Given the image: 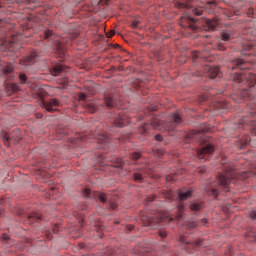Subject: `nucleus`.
Returning <instances> with one entry per match:
<instances>
[{
    "instance_id": "34",
    "label": "nucleus",
    "mask_w": 256,
    "mask_h": 256,
    "mask_svg": "<svg viewBox=\"0 0 256 256\" xmlns=\"http://www.w3.org/2000/svg\"><path fill=\"white\" fill-rule=\"evenodd\" d=\"M13 137H15V135L11 136V134H7V133L2 135V139L5 143V145H9V141H10V139H13Z\"/></svg>"
},
{
    "instance_id": "43",
    "label": "nucleus",
    "mask_w": 256,
    "mask_h": 256,
    "mask_svg": "<svg viewBox=\"0 0 256 256\" xmlns=\"http://www.w3.org/2000/svg\"><path fill=\"white\" fill-rule=\"evenodd\" d=\"M197 172L200 173V175H205L207 173V168L205 166H202L197 169Z\"/></svg>"
},
{
    "instance_id": "32",
    "label": "nucleus",
    "mask_w": 256,
    "mask_h": 256,
    "mask_svg": "<svg viewBox=\"0 0 256 256\" xmlns=\"http://www.w3.org/2000/svg\"><path fill=\"white\" fill-rule=\"evenodd\" d=\"M8 91H11V93H17L19 91V85L18 84H10L7 85Z\"/></svg>"
},
{
    "instance_id": "51",
    "label": "nucleus",
    "mask_w": 256,
    "mask_h": 256,
    "mask_svg": "<svg viewBox=\"0 0 256 256\" xmlns=\"http://www.w3.org/2000/svg\"><path fill=\"white\" fill-rule=\"evenodd\" d=\"M1 239H3V241H9V235L8 234H3L1 236Z\"/></svg>"
},
{
    "instance_id": "23",
    "label": "nucleus",
    "mask_w": 256,
    "mask_h": 256,
    "mask_svg": "<svg viewBox=\"0 0 256 256\" xmlns=\"http://www.w3.org/2000/svg\"><path fill=\"white\" fill-rule=\"evenodd\" d=\"M64 71H67V67H65L63 64H57L51 70V74L54 77H57V76L61 75V73H64Z\"/></svg>"
},
{
    "instance_id": "5",
    "label": "nucleus",
    "mask_w": 256,
    "mask_h": 256,
    "mask_svg": "<svg viewBox=\"0 0 256 256\" xmlns=\"http://www.w3.org/2000/svg\"><path fill=\"white\" fill-rule=\"evenodd\" d=\"M179 243H181L185 251H191V249H197V247H201V240H196L195 242H191L187 240V237L185 235L179 237Z\"/></svg>"
},
{
    "instance_id": "17",
    "label": "nucleus",
    "mask_w": 256,
    "mask_h": 256,
    "mask_svg": "<svg viewBox=\"0 0 256 256\" xmlns=\"http://www.w3.org/2000/svg\"><path fill=\"white\" fill-rule=\"evenodd\" d=\"M52 47L60 57H65V44L59 41V38L52 42Z\"/></svg>"
},
{
    "instance_id": "55",
    "label": "nucleus",
    "mask_w": 256,
    "mask_h": 256,
    "mask_svg": "<svg viewBox=\"0 0 256 256\" xmlns=\"http://www.w3.org/2000/svg\"><path fill=\"white\" fill-rule=\"evenodd\" d=\"M79 209H80V211H85V209H87V204L80 206Z\"/></svg>"
},
{
    "instance_id": "48",
    "label": "nucleus",
    "mask_w": 256,
    "mask_h": 256,
    "mask_svg": "<svg viewBox=\"0 0 256 256\" xmlns=\"http://www.w3.org/2000/svg\"><path fill=\"white\" fill-rule=\"evenodd\" d=\"M249 217H250V219L255 220L256 219V211H251L249 213Z\"/></svg>"
},
{
    "instance_id": "31",
    "label": "nucleus",
    "mask_w": 256,
    "mask_h": 256,
    "mask_svg": "<svg viewBox=\"0 0 256 256\" xmlns=\"http://www.w3.org/2000/svg\"><path fill=\"white\" fill-rule=\"evenodd\" d=\"M203 11H205V9L202 6H198V7L192 9V13L194 15H197L198 17L203 15Z\"/></svg>"
},
{
    "instance_id": "53",
    "label": "nucleus",
    "mask_w": 256,
    "mask_h": 256,
    "mask_svg": "<svg viewBox=\"0 0 256 256\" xmlns=\"http://www.w3.org/2000/svg\"><path fill=\"white\" fill-rule=\"evenodd\" d=\"M113 35H115V30H111L107 37H113Z\"/></svg>"
},
{
    "instance_id": "24",
    "label": "nucleus",
    "mask_w": 256,
    "mask_h": 256,
    "mask_svg": "<svg viewBox=\"0 0 256 256\" xmlns=\"http://www.w3.org/2000/svg\"><path fill=\"white\" fill-rule=\"evenodd\" d=\"M220 37L222 41H231V39H233V30H222L220 33Z\"/></svg>"
},
{
    "instance_id": "42",
    "label": "nucleus",
    "mask_w": 256,
    "mask_h": 256,
    "mask_svg": "<svg viewBox=\"0 0 256 256\" xmlns=\"http://www.w3.org/2000/svg\"><path fill=\"white\" fill-rule=\"evenodd\" d=\"M153 201H155V195L147 196L145 198V202H146L147 205H149V203H153Z\"/></svg>"
},
{
    "instance_id": "3",
    "label": "nucleus",
    "mask_w": 256,
    "mask_h": 256,
    "mask_svg": "<svg viewBox=\"0 0 256 256\" xmlns=\"http://www.w3.org/2000/svg\"><path fill=\"white\" fill-rule=\"evenodd\" d=\"M183 123V119L179 113L175 112L168 116L167 121H162L161 118L155 117L151 120L152 129H158L159 131H175L179 125Z\"/></svg>"
},
{
    "instance_id": "35",
    "label": "nucleus",
    "mask_w": 256,
    "mask_h": 256,
    "mask_svg": "<svg viewBox=\"0 0 256 256\" xmlns=\"http://www.w3.org/2000/svg\"><path fill=\"white\" fill-rule=\"evenodd\" d=\"M249 177H253V172H241L240 173V179H249Z\"/></svg>"
},
{
    "instance_id": "1",
    "label": "nucleus",
    "mask_w": 256,
    "mask_h": 256,
    "mask_svg": "<svg viewBox=\"0 0 256 256\" xmlns=\"http://www.w3.org/2000/svg\"><path fill=\"white\" fill-rule=\"evenodd\" d=\"M224 171H226L225 174H220L210 188L211 195H214V197L219 195V191L229 192L233 180L237 177V172H235V166L233 164H225Z\"/></svg>"
},
{
    "instance_id": "44",
    "label": "nucleus",
    "mask_w": 256,
    "mask_h": 256,
    "mask_svg": "<svg viewBox=\"0 0 256 256\" xmlns=\"http://www.w3.org/2000/svg\"><path fill=\"white\" fill-rule=\"evenodd\" d=\"M83 197H91V190L86 188L84 191H83Z\"/></svg>"
},
{
    "instance_id": "33",
    "label": "nucleus",
    "mask_w": 256,
    "mask_h": 256,
    "mask_svg": "<svg viewBox=\"0 0 256 256\" xmlns=\"http://www.w3.org/2000/svg\"><path fill=\"white\" fill-rule=\"evenodd\" d=\"M44 39H50L51 41H53V39H55V36L53 35V32L51 30H46L44 32Z\"/></svg>"
},
{
    "instance_id": "41",
    "label": "nucleus",
    "mask_w": 256,
    "mask_h": 256,
    "mask_svg": "<svg viewBox=\"0 0 256 256\" xmlns=\"http://www.w3.org/2000/svg\"><path fill=\"white\" fill-rule=\"evenodd\" d=\"M19 79L22 85H25V83H27V76L25 74H20Z\"/></svg>"
},
{
    "instance_id": "14",
    "label": "nucleus",
    "mask_w": 256,
    "mask_h": 256,
    "mask_svg": "<svg viewBox=\"0 0 256 256\" xmlns=\"http://www.w3.org/2000/svg\"><path fill=\"white\" fill-rule=\"evenodd\" d=\"M149 175V169L147 168H140L137 170V172L133 173V179L134 181H137V183H143V179Z\"/></svg>"
},
{
    "instance_id": "10",
    "label": "nucleus",
    "mask_w": 256,
    "mask_h": 256,
    "mask_svg": "<svg viewBox=\"0 0 256 256\" xmlns=\"http://www.w3.org/2000/svg\"><path fill=\"white\" fill-rule=\"evenodd\" d=\"M197 20L191 16H183L181 18V26L183 28L188 27L192 31H197V25L195 24Z\"/></svg>"
},
{
    "instance_id": "12",
    "label": "nucleus",
    "mask_w": 256,
    "mask_h": 256,
    "mask_svg": "<svg viewBox=\"0 0 256 256\" xmlns=\"http://www.w3.org/2000/svg\"><path fill=\"white\" fill-rule=\"evenodd\" d=\"M192 59L194 63H199V61H206L207 63H211L212 59L209 54H205L199 51L192 52Z\"/></svg>"
},
{
    "instance_id": "52",
    "label": "nucleus",
    "mask_w": 256,
    "mask_h": 256,
    "mask_svg": "<svg viewBox=\"0 0 256 256\" xmlns=\"http://www.w3.org/2000/svg\"><path fill=\"white\" fill-rule=\"evenodd\" d=\"M200 225H207V219H206V218H203V219L200 221Z\"/></svg>"
},
{
    "instance_id": "25",
    "label": "nucleus",
    "mask_w": 256,
    "mask_h": 256,
    "mask_svg": "<svg viewBox=\"0 0 256 256\" xmlns=\"http://www.w3.org/2000/svg\"><path fill=\"white\" fill-rule=\"evenodd\" d=\"M174 4L178 9H189L191 7L190 0H175Z\"/></svg>"
},
{
    "instance_id": "56",
    "label": "nucleus",
    "mask_w": 256,
    "mask_h": 256,
    "mask_svg": "<svg viewBox=\"0 0 256 256\" xmlns=\"http://www.w3.org/2000/svg\"><path fill=\"white\" fill-rule=\"evenodd\" d=\"M80 99H81V101H85V99H86L85 94H81V95H80Z\"/></svg>"
},
{
    "instance_id": "38",
    "label": "nucleus",
    "mask_w": 256,
    "mask_h": 256,
    "mask_svg": "<svg viewBox=\"0 0 256 256\" xmlns=\"http://www.w3.org/2000/svg\"><path fill=\"white\" fill-rule=\"evenodd\" d=\"M215 109H217V110H219V109L225 110V109H229V106H227V104H225V103L219 102V103L215 106Z\"/></svg>"
},
{
    "instance_id": "36",
    "label": "nucleus",
    "mask_w": 256,
    "mask_h": 256,
    "mask_svg": "<svg viewBox=\"0 0 256 256\" xmlns=\"http://www.w3.org/2000/svg\"><path fill=\"white\" fill-rule=\"evenodd\" d=\"M104 256H116L117 251L112 250L111 248H108L107 250H104Z\"/></svg>"
},
{
    "instance_id": "50",
    "label": "nucleus",
    "mask_w": 256,
    "mask_h": 256,
    "mask_svg": "<svg viewBox=\"0 0 256 256\" xmlns=\"http://www.w3.org/2000/svg\"><path fill=\"white\" fill-rule=\"evenodd\" d=\"M156 141H163V136L157 134L156 136H154Z\"/></svg>"
},
{
    "instance_id": "6",
    "label": "nucleus",
    "mask_w": 256,
    "mask_h": 256,
    "mask_svg": "<svg viewBox=\"0 0 256 256\" xmlns=\"http://www.w3.org/2000/svg\"><path fill=\"white\" fill-rule=\"evenodd\" d=\"M18 37L19 36L15 35L9 41H7V40L2 41L1 45H2L3 49L13 53V51H15L16 49L19 48V44H17Z\"/></svg>"
},
{
    "instance_id": "9",
    "label": "nucleus",
    "mask_w": 256,
    "mask_h": 256,
    "mask_svg": "<svg viewBox=\"0 0 256 256\" xmlns=\"http://www.w3.org/2000/svg\"><path fill=\"white\" fill-rule=\"evenodd\" d=\"M214 151L215 147H213L211 144H208L198 151V159H204V161H207V159H209V155H211Z\"/></svg>"
},
{
    "instance_id": "8",
    "label": "nucleus",
    "mask_w": 256,
    "mask_h": 256,
    "mask_svg": "<svg viewBox=\"0 0 256 256\" xmlns=\"http://www.w3.org/2000/svg\"><path fill=\"white\" fill-rule=\"evenodd\" d=\"M160 218H151L148 216H143L142 217V222L144 227H155V223H161L162 221H165L167 219V216H161L159 215Z\"/></svg>"
},
{
    "instance_id": "58",
    "label": "nucleus",
    "mask_w": 256,
    "mask_h": 256,
    "mask_svg": "<svg viewBox=\"0 0 256 256\" xmlns=\"http://www.w3.org/2000/svg\"><path fill=\"white\" fill-rule=\"evenodd\" d=\"M84 221H85V220H83V218H81V219L79 220L80 225H83Z\"/></svg>"
},
{
    "instance_id": "16",
    "label": "nucleus",
    "mask_w": 256,
    "mask_h": 256,
    "mask_svg": "<svg viewBox=\"0 0 256 256\" xmlns=\"http://www.w3.org/2000/svg\"><path fill=\"white\" fill-rule=\"evenodd\" d=\"M203 71L204 73H206L207 77H209L210 79H215V77L219 75V67L204 64Z\"/></svg>"
},
{
    "instance_id": "2",
    "label": "nucleus",
    "mask_w": 256,
    "mask_h": 256,
    "mask_svg": "<svg viewBox=\"0 0 256 256\" xmlns=\"http://www.w3.org/2000/svg\"><path fill=\"white\" fill-rule=\"evenodd\" d=\"M232 80L234 83L238 84V87H243L246 85L245 88H240V95L243 100L245 99H255L253 95V91H251L252 87L256 85V75L251 72H235L232 75Z\"/></svg>"
},
{
    "instance_id": "40",
    "label": "nucleus",
    "mask_w": 256,
    "mask_h": 256,
    "mask_svg": "<svg viewBox=\"0 0 256 256\" xmlns=\"http://www.w3.org/2000/svg\"><path fill=\"white\" fill-rule=\"evenodd\" d=\"M98 141H100V143H107V136L105 134L98 135Z\"/></svg>"
},
{
    "instance_id": "60",
    "label": "nucleus",
    "mask_w": 256,
    "mask_h": 256,
    "mask_svg": "<svg viewBox=\"0 0 256 256\" xmlns=\"http://www.w3.org/2000/svg\"><path fill=\"white\" fill-rule=\"evenodd\" d=\"M37 119H41V114H37Z\"/></svg>"
},
{
    "instance_id": "26",
    "label": "nucleus",
    "mask_w": 256,
    "mask_h": 256,
    "mask_svg": "<svg viewBox=\"0 0 256 256\" xmlns=\"http://www.w3.org/2000/svg\"><path fill=\"white\" fill-rule=\"evenodd\" d=\"M247 51H255V44L253 42H247L243 46L242 53L244 55H252L253 52L248 53Z\"/></svg>"
},
{
    "instance_id": "18",
    "label": "nucleus",
    "mask_w": 256,
    "mask_h": 256,
    "mask_svg": "<svg viewBox=\"0 0 256 256\" xmlns=\"http://www.w3.org/2000/svg\"><path fill=\"white\" fill-rule=\"evenodd\" d=\"M95 197L101 201V203H106L108 209H117V204L114 202H107L108 198L105 193L95 192Z\"/></svg>"
},
{
    "instance_id": "54",
    "label": "nucleus",
    "mask_w": 256,
    "mask_h": 256,
    "mask_svg": "<svg viewBox=\"0 0 256 256\" xmlns=\"http://www.w3.org/2000/svg\"><path fill=\"white\" fill-rule=\"evenodd\" d=\"M218 49H219V51H225V46L219 44Z\"/></svg>"
},
{
    "instance_id": "57",
    "label": "nucleus",
    "mask_w": 256,
    "mask_h": 256,
    "mask_svg": "<svg viewBox=\"0 0 256 256\" xmlns=\"http://www.w3.org/2000/svg\"><path fill=\"white\" fill-rule=\"evenodd\" d=\"M157 153H158L157 155H163V151L162 150H158Z\"/></svg>"
},
{
    "instance_id": "4",
    "label": "nucleus",
    "mask_w": 256,
    "mask_h": 256,
    "mask_svg": "<svg viewBox=\"0 0 256 256\" xmlns=\"http://www.w3.org/2000/svg\"><path fill=\"white\" fill-rule=\"evenodd\" d=\"M253 110L248 116H243L240 119L241 129H249L252 135H256V104L251 105Z\"/></svg>"
},
{
    "instance_id": "39",
    "label": "nucleus",
    "mask_w": 256,
    "mask_h": 256,
    "mask_svg": "<svg viewBox=\"0 0 256 256\" xmlns=\"http://www.w3.org/2000/svg\"><path fill=\"white\" fill-rule=\"evenodd\" d=\"M249 143H251V137L246 136V137L242 140L241 149H243V148L245 147V145H249Z\"/></svg>"
},
{
    "instance_id": "63",
    "label": "nucleus",
    "mask_w": 256,
    "mask_h": 256,
    "mask_svg": "<svg viewBox=\"0 0 256 256\" xmlns=\"http://www.w3.org/2000/svg\"><path fill=\"white\" fill-rule=\"evenodd\" d=\"M168 221H169V222L173 221V218H169Z\"/></svg>"
},
{
    "instance_id": "7",
    "label": "nucleus",
    "mask_w": 256,
    "mask_h": 256,
    "mask_svg": "<svg viewBox=\"0 0 256 256\" xmlns=\"http://www.w3.org/2000/svg\"><path fill=\"white\" fill-rule=\"evenodd\" d=\"M39 60V55L37 54V52H33L32 54L24 57L23 59H20V65H22V67H31V65H35V63H37V61Z\"/></svg>"
},
{
    "instance_id": "28",
    "label": "nucleus",
    "mask_w": 256,
    "mask_h": 256,
    "mask_svg": "<svg viewBox=\"0 0 256 256\" xmlns=\"http://www.w3.org/2000/svg\"><path fill=\"white\" fill-rule=\"evenodd\" d=\"M104 101L106 106L111 109V107H115V105H117V101L115 100V98H113V96H108V95H104Z\"/></svg>"
},
{
    "instance_id": "62",
    "label": "nucleus",
    "mask_w": 256,
    "mask_h": 256,
    "mask_svg": "<svg viewBox=\"0 0 256 256\" xmlns=\"http://www.w3.org/2000/svg\"><path fill=\"white\" fill-rule=\"evenodd\" d=\"M169 198L172 199V198H173V195H172V194H169Z\"/></svg>"
},
{
    "instance_id": "15",
    "label": "nucleus",
    "mask_w": 256,
    "mask_h": 256,
    "mask_svg": "<svg viewBox=\"0 0 256 256\" xmlns=\"http://www.w3.org/2000/svg\"><path fill=\"white\" fill-rule=\"evenodd\" d=\"M42 107L46 109V111H57V107H59V100L52 98L49 101H43Z\"/></svg>"
},
{
    "instance_id": "64",
    "label": "nucleus",
    "mask_w": 256,
    "mask_h": 256,
    "mask_svg": "<svg viewBox=\"0 0 256 256\" xmlns=\"http://www.w3.org/2000/svg\"><path fill=\"white\" fill-rule=\"evenodd\" d=\"M14 133H19V130H16Z\"/></svg>"
},
{
    "instance_id": "19",
    "label": "nucleus",
    "mask_w": 256,
    "mask_h": 256,
    "mask_svg": "<svg viewBox=\"0 0 256 256\" xmlns=\"http://www.w3.org/2000/svg\"><path fill=\"white\" fill-rule=\"evenodd\" d=\"M128 124H129V117L124 116L123 114L118 115L114 119L115 127H127Z\"/></svg>"
},
{
    "instance_id": "47",
    "label": "nucleus",
    "mask_w": 256,
    "mask_h": 256,
    "mask_svg": "<svg viewBox=\"0 0 256 256\" xmlns=\"http://www.w3.org/2000/svg\"><path fill=\"white\" fill-rule=\"evenodd\" d=\"M88 107H89L90 113H95V111H97V108L91 104H88Z\"/></svg>"
},
{
    "instance_id": "21",
    "label": "nucleus",
    "mask_w": 256,
    "mask_h": 256,
    "mask_svg": "<svg viewBox=\"0 0 256 256\" xmlns=\"http://www.w3.org/2000/svg\"><path fill=\"white\" fill-rule=\"evenodd\" d=\"M205 26L209 29V31H217V28L219 27V19H205Z\"/></svg>"
},
{
    "instance_id": "37",
    "label": "nucleus",
    "mask_w": 256,
    "mask_h": 256,
    "mask_svg": "<svg viewBox=\"0 0 256 256\" xmlns=\"http://www.w3.org/2000/svg\"><path fill=\"white\" fill-rule=\"evenodd\" d=\"M178 214L176 215V219L178 220V221H181V217H183V211H184V209H185V207L184 206H178Z\"/></svg>"
},
{
    "instance_id": "61",
    "label": "nucleus",
    "mask_w": 256,
    "mask_h": 256,
    "mask_svg": "<svg viewBox=\"0 0 256 256\" xmlns=\"http://www.w3.org/2000/svg\"><path fill=\"white\" fill-rule=\"evenodd\" d=\"M119 47H120V46H119L118 44L115 45V48H116V49H119Z\"/></svg>"
},
{
    "instance_id": "20",
    "label": "nucleus",
    "mask_w": 256,
    "mask_h": 256,
    "mask_svg": "<svg viewBox=\"0 0 256 256\" xmlns=\"http://www.w3.org/2000/svg\"><path fill=\"white\" fill-rule=\"evenodd\" d=\"M0 71H2L4 75L13 73V64L0 60Z\"/></svg>"
},
{
    "instance_id": "11",
    "label": "nucleus",
    "mask_w": 256,
    "mask_h": 256,
    "mask_svg": "<svg viewBox=\"0 0 256 256\" xmlns=\"http://www.w3.org/2000/svg\"><path fill=\"white\" fill-rule=\"evenodd\" d=\"M229 67L232 71H235V69L243 71L245 69H249V63L245 62L243 59H235L231 62Z\"/></svg>"
},
{
    "instance_id": "27",
    "label": "nucleus",
    "mask_w": 256,
    "mask_h": 256,
    "mask_svg": "<svg viewBox=\"0 0 256 256\" xmlns=\"http://www.w3.org/2000/svg\"><path fill=\"white\" fill-rule=\"evenodd\" d=\"M27 219L28 223L33 224V221H41V219H43V216H41L39 212H32L28 215Z\"/></svg>"
},
{
    "instance_id": "46",
    "label": "nucleus",
    "mask_w": 256,
    "mask_h": 256,
    "mask_svg": "<svg viewBox=\"0 0 256 256\" xmlns=\"http://www.w3.org/2000/svg\"><path fill=\"white\" fill-rule=\"evenodd\" d=\"M140 158H141V154L140 153L135 152V153L132 154V159L134 161H137V159H140Z\"/></svg>"
},
{
    "instance_id": "29",
    "label": "nucleus",
    "mask_w": 256,
    "mask_h": 256,
    "mask_svg": "<svg viewBox=\"0 0 256 256\" xmlns=\"http://www.w3.org/2000/svg\"><path fill=\"white\" fill-rule=\"evenodd\" d=\"M198 226H199V224L195 221L186 222V224H185L186 233L189 235L191 233L189 231H191V229H195Z\"/></svg>"
},
{
    "instance_id": "30",
    "label": "nucleus",
    "mask_w": 256,
    "mask_h": 256,
    "mask_svg": "<svg viewBox=\"0 0 256 256\" xmlns=\"http://www.w3.org/2000/svg\"><path fill=\"white\" fill-rule=\"evenodd\" d=\"M191 211H200V209H203V204L199 202H192L190 204Z\"/></svg>"
},
{
    "instance_id": "13",
    "label": "nucleus",
    "mask_w": 256,
    "mask_h": 256,
    "mask_svg": "<svg viewBox=\"0 0 256 256\" xmlns=\"http://www.w3.org/2000/svg\"><path fill=\"white\" fill-rule=\"evenodd\" d=\"M91 225H92V231H95L96 233V237H98L99 239H102L103 232L105 231V226H103L100 221H93V219H91Z\"/></svg>"
},
{
    "instance_id": "59",
    "label": "nucleus",
    "mask_w": 256,
    "mask_h": 256,
    "mask_svg": "<svg viewBox=\"0 0 256 256\" xmlns=\"http://www.w3.org/2000/svg\"><path fill=\"white\" fill-rule=\"evenodd\" d=\"M144 133H147V126H143Z\"/></svg>"
},
{
    "instance_id": "22",
    "label": "nucleus",
    "mask_w": 256,
    "mask_h": 256,
    "mask_svg": "<svg viewBox=\"0 0 256 256\" xmlns=\"http://www.w3.org/2000/svg\"><path fill=\"white\" fill-rule=\"evenodd\" d=\"M193 195V190H179L178 199L179 201H187Z\"/></svg>"
},
{
    "instance_id": "49",
    "label": "nucleus",
    "mask_w": 256,
    "mask_h": 256,
    "mask_svg": "<svg viewBox=\"0 0 256 256\" xmlns=\"http://www.w3.org/2000/svg\"><path fill=\"white\" fill-rule=\"evenodd\" d=\"M159 235H160V237H162V239H165V237H167V232H165V231H160V232H159Z\"/></svg>"
},
{
    "instance_id": "45",
    "label": "nucleus",
    "mask_w": 256,
    "mask_h": 256,
    "mask_svg": "<svg viewBox=\"0 0 256 256\" xmlns=\"http://www.w3.org/2000/svg\"><path fill=\"white\" fill-rule=\"evenodd\" d=\"M139 23H140L139 20L132 21V23H131L132 29H137Z\"/></svg>"
}]
</instances>
